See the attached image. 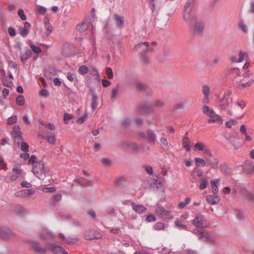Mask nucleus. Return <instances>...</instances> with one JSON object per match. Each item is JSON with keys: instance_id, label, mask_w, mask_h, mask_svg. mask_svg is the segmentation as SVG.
Here are the masks:
<instances>
[{"instance_id": "nucleus-1", "label": "nucleus", "mask_w": 254, "mask_h": 254, "mask_svg": "<svg viewBox=\"0 0 254 254\" xmlns=\"http://www.w3.org/2000/svg\"><path fill=\"white\" fill-rule=\"evenodd\" d=\"M194 0H188L184 7V20L189 23L190 29L195 35H201L204 29L203 23L198 20L196 16L191 12Z\"/></svg>"}, {"instance_id": "nucleus-2", "label": "nucleus", "mask_w": 254, "mask_h": 254, "mask_svg": "<svg viewBox=\"0 0 254 254\" xmlns=\"http://www.w3.org/2000/svg\"><path fill=\"white\" fill-rule=\"evenodd\" d=\"M31 247L37 253L41 254H46L47 250H50L55 254H60L64 249L56 244H48L46 247H42L36 241L31 242Z\"/></svg>"}, {"instance_id": "nucleus-3", "label": "nucleus", "mask_w": 254, "mask_h": 254, "mask_svg": "<svg viewBox=\"0 0 254 254\" xmlns=\"http://www.w3.org/2000/svg\"><path fill=\"white\" fill-rule=\"evenodd\" d=\"M231 94L230 91H227L224 94L222 97L218 95H216L215 102L221 110H225L232 103V100L231 98Z\"/></svg>"}, {"instance_id": "nucleus-4", "label": "nucleus", "mask_w": 254, "mask_h": 254, "mask_svg": "<svg viewBox=\"0 0 254 254\" xmlns=\"http://www.w3.org/2000/svg\"><path fill=\"white\" fill-rule=\"evenodd\" d=\"M32 172L35 176L40 180H43L48 173L43 162L40 161L35 164L32 168Z\"/></svg>"}, {"instance_id": "nucleus-5", "label": "nucleus", "mask_w": 254, "mask_h": 254, "mask_svg": "<svg viewBox=\"0 0 254 254\" xmlns=\"http://www.w3.org/2000/svg\"><path fill=\"white\" fill-rule=\"evenodd\" d=\"M156 213L160 217L163 219L172 220L174 218L172 212L165 209L161 205H157Z\"/></svg>"}, {"instance_id": "nucleus-6", "label": "nucleus", "mask_w": 254, "mask_h": 254, "mask_svg": "<svg viewBox=\"0 0 254 254\" xmlns=\"http://www.w3.org/2000/svg\"><path fill=\"white\" fill-rule=\"evenodd\" d=\"M192 224L196 227L204 228L207 226V222L205 217L200 214H197L192 221Z\"/></svg>"}, {"instance_id": "nucleus-7", "label": "nucleus", "mask_w": 254, "mask_h": 254, "mask_svg": "<svg viewBox=\"0 0 254 254\" xmlns=\"http://www.w3.org/2000/svg\"><path fill=\"white\" fill-rule=\"evenodd\" d=\"M102 236L99 232L95 230H87L84 233L85 239L88 240L100 239Z\"/></svg>"}, {"instance_id": "nucleus-8", "label": "nucleus", "mask_w": 254, "mask_h": 254, "mask_svg": "<svg viewBox=\"0 0 254 254\" xmlns=\"http://www.w3.org/2000/svg\"><path fill=\"white\" fill-rule=\"evenodd\" d=\"M243 172L247 174H251L254 172V162L247 160L243 165Z\"/></svg>"}, {"instance_id": "nucleus-9", "label": "nucleus", "mask_w": 254, "mask_h": 254, "mask_svg": "<svg viewBox=\"0 0 254 254\" xmlns=\"http://www.w3.org/2000/svg\"><path fill=\"white\" fill-rule=\"evenodd\" d=\"M9 179L11 181H14L22 176V171L19 168H13L12 172L8 173Z\"/></svg>"}, {"instance_id": "nucleus-10", "label": "nucleus", "mask_w": 254, "mask_h": 254, "mask_svg": "<svg viewBox=\"0 0 254 254\" xmlns=\"http://www.w3.org/2000/svg\"><path fill=\"white\" fill-rule=\"evenodd\" d=\"M208 117L209 119L208 120V123L209 124H222L223 123V119L221 117L215 112H213V114Z\"/></svg>"}, {"instance_id": "nucleus-11", "label": "nucleus", "mask_w": 254, "mask_h": 254, "mask_svg": "<svg viewBox=\"0 0 254 254\" xmlns=\"http://www.w3.org/2000/svg\"><path fill=\"white\" fill-rule=\"evenodd\" d=\"M192 233L196 235L200 240L203 241H210V238L209 237L207 233L204 232L198 229H194Z\"/></svg>"}, {"instance_id": "nucleus-12", "label": "nucleus", "mask_w": 254, "mask_h": 254, "mask_svg": "<svg viewBox=\"0 0 254 254\" xmlns=\"http://www.w3.org/2000/svg\"><path fill=\"white\" fill-rule=\"evenodd\" d=\"M151 107L146 103L140 105L136 110V113L139 115H144L150 112Z\"/></svg>"}, {"instance_id": "nucleus-13", "label": "nucleus", "mask_w": 254, "mask_h": 254, "mask_svg": "<svg viewBox=\"0 0 254 254\" xmlns=\"http://www.w3.org/2000/svg\"><path fill=\"white\" fill-rule=\"evenodd\" d=\"M13 136L17 141L18 143L22 140V132L20 128L18 126H15L13 128Z\"/></svg>"}, {"instance_id": "nucleus-14", "label": "nucleus", "mask_w": 254, "mask_h": 254, "mask_svg": "<svg viewBox=\"0 0 254 254\" xmlns=\"http://www.w3.org/2000/svg\"><path fill=\"white\" fill-rule=\"evenodd\" d=\"M132 209L138 214H142L145 212L146 208L142 204H136L131 202L130 204Z\"/></svg>"}, {"instance_id": "nucleus-15", "label": "nucleus", "mask_w": 254, "mask_h": 254, "mask_svg": "<svg viewBox=\"0 0 254 254\" xmlns=\"http://www.w3.org/2000/svg\"><path fill=\"white\" fill-rule=\"evenodd\" d=\"M135 49L136 50H141L145 53L151 51L152 49L149 47L148 42L140 43L135 46Z\"/></svg>"}, {"instance_id": "nucleus-16", "label": "nucleus", "mask_w": 254, "mask_h": 254, "mask_svg": "<svg viewBox=\"0 0 254 254\" xmlns=\"http://www.w3.org/2000/svg\"><path fill=\"white\" fill-rule=\"evenodd\" d=\"M206 201L211 205H214L218 203L220 201V197L217 194L208 195L206 198Z\"/></svg>"}, {"instance_id": "nucleus-17", "label": "nucleus", "mask_w": 254, "mask_h": 254, "mask_svg": "<svg viewBox=\"0 0 254 254\" xmlns=\"http://www.w3.org/2000/svg\"><path fill=\"white\" fill-rule=\"evenodd\" d=\"M114 21L118 28L121 29L124 27V19L123 17L115 14L114 15Z\"/></svg>"}, {"instance_id": "nucleus-18", "label": "nucleus", "mask_w": 254, "mask_h": 254, "mask_svg": "<svg viewBox=\"0 0 254 254\" xmlns=\"http://www.w3.org/2000/svg\"><path fill=\"white\" fill-rule=\"evenodd\" d=\"M218 160L214 156L206 159V164L214 169L218 168Z\"/></svg>"}, {"instance_id": "nucleus-19", "label": "nucleus", "mask_w": 254, "mask_h": 254, "mask_svg": "<svg viewBox=\"0 0 254 254\" xmlns=\"http://www.w3.org/2000/svg\"><path fill=\"white\" fill-rule=\"evenodd\" d=\"M24 51L25 53L21 54L20 56V60L23 63H25L26 60L31 57L32 55V52L28 47H25Z\"/></svg>"}, {"instance_id": "nucleus-20", "label": "nucleus", "mask_w": 254, "mask_h": 254, "mask_svg": "<svg viewBox=\"0 0 254 254\" xmlns=\"http://www.w3.org/2000/svg\"><path fill=\"white\" fill-rule=\"evenodd\" d=\"M31 27L30 24L28 22L24 23V27L21 28L19 30V34L23 37H26L29 32Z\"/></svg>"}, {"instance_id": "nucleus-21", "label": "nucleus", "mask_w": 254, "mask_h": 254, "mask_svg": "<svg viewBox=\"0 0 254 254\" xmlns=\"http://www.w3.org/2000/svg\"><path fill=\"white\" fill-rule=\"evenodd\" d=\"M59 237L64 243L67 244H73L78 241L77 238H66L62 233L60 234Z\"/></svg>"}, {"instance_id": "nucleus-22", "label": "nucleus", "mask_w": 254, "mask_h": 254, "mask_svg": "<svg viewBox=\"0 0 254 254\" xmlns=\"http://www.w3.org/2000/svg\"><path fill=\"white\" fill-rule=\"evenodd\" d=\"M220 179H217L211 181L212 190L214 194H217L218 192V185L219 184Z\"/></svg>"}, {"instance_id": "nucleus-23", "label": "nucleus", "mask_w": 254, "mask_h": 254, "mask_svg": "<svg viewBox=\"0 0 254 254\" xmlns=\"http://www.w3.org/2000/svg\"><path fill=\"white\" fill-rule=\"evenodd\" d=\"M40 237L42 239H50L54 238V235L47 230H44L40 234Z\"/></svg>"}, {"instance_id": "nucleus-24", "label": "nucleus", "mask_w": 254, "mask_h": 254, "mask_svg": "<svg viewBox=\"0 0 254 254\" xmlns=\"http://www.w3.org/2000/svg\"><path fill=\"white\" fill-rule=\"evenodd\" d=\"M182 146L184 148H185L186 149V150L188 152H189L190 151V149H191L190 142L188 137L185 136L183 138Z\"/></svg>"}, {"instance_id": "nucleus-25", "label": "nucleus", "mask_w": 254, "mask_h": 254, "mask_svg": "<svg viewBox=\"0 0 254 254\" xmlns=\"http://www.w3.org/2000/svg\"><path fill=\"white\" fill-rule=\"evenodd\" d=\"M146 138L148 141L151 143L155 142L156 137L155 133L152 130H149L146 133Z\"/></svg>"}, {"instance_id": "nucleus-26", "label": "nucleus", "mask_w": 254, "mask_h": 254, "mask_svg": "<svg viewBox=\"0 0 254 254\" xmlns=\"http://www.w3.org/2000/svg\"><path fill=\"white\" fill-rule=\"evenodd\" d=\"M238 27L245 34L248 33L249 30L247 25L243 20H239L238 22Z\"/></svg>"}, {"instance_id": "nucleus-27", "label": "nucleus", "mask_w": 254, "mask_h": 254, "mask_svg": "<svg viewBox=\"0 0 254 254\" xmlns=\"http://www.w3.org/2000/svg\"><path fill=\"white\" fill-rule=\"evenodd\" d=\"M168 227V225L162 222H157L153 226L154 230L157 231L163 230Z\"/></svg>"}, {"instance_id": "nucleus-28", "label": "nucleus", "mask_w": 254, "mask_h": 254, "mask_svg": "<svg viewBox=\"0 0 254 254\" xmlns=\"http://www.w3.org/2000/svg\"><path fill=\"white\" fill-rule=\"evenodd\" d=\"M202 110L203 113L207 117H209L212 114H213V112H214V111L213 109L210 108L208 106L206 105L203 106Z\"/></svg>"}, {"instance_id": "nucleus-29", "label": "nucleus", "mask_w": 254, "mask_h": 254, "mask_svg": "<svg viewBox=\"0 0 254 254\" xmlns=\"http://www.w3.org/2000/svg\"><path fill=\"white\" fill-rule=\"evenodd\" d=\"M89 73L95 77L97 79H98L99 77V73L97 70V69L94 66H90L89 68Z\"/></svg>"}, {"instance_id": "nucleus-30", "label": "nucleus", "mask_w": 254, "mask_h": 254, "mask_svg": "<svg viewBox=\"0 0 254 254\" xmlns=\"http://www.w3.org/2000/svg\"><path fill=\"white\" fill-rule=\"evenodd\" d=\"M194 160L196 163V166L197 167H204L206 165V160L205 161L204 159L201 158L196 157L195 158Z\"/></svg>"}, {"instance_id": "nucleus-31", "label": "nucleus", "mask_w": 254, "mask_h": 254, "mask_svg": "<svg viewBox=\"0 0 254 254\" xmlns=\"http://www.w3.org/2000/svg\"><path fill=\"white\" fill-rule=\"evenodd\" d=\"M98 105V97L95 94H92L91 108L92 110H94Z\"/></svg>"}, {"instance_id": "nucleus-32", "label": "nucleus", "mask_w": 254, "mask_h": 254, "mask_svg": "<svg viewBox=\"0 0 254 254\" xmlns=\"http://www.w3.org/2000/svg\"><path fill=\"white\" fill-rule=\"evenodd\" d=\"M206 147V145L204 143L201 142H198L194 145V149L195 151H203L205 149Z\"/></svg>"}, {"instance_id": "nucleus-33", "label": "nucleus", "mask_w": 254, "mask_h": 254, "mask_svg": "<svg viewBox=\"0 0 254 254\" xmlns=\"http://www.w3.org/2000/svg\"><path fill=\"white\" fill-rule=\"evenodd\" d=\"M248 57V53L242 50L239 52V60L240 63L243 62Z\"/></svg>"}, {"instance_id": "nucleus-34", "label": "nucleus", "mask_w": 254, "mask_h": 254, "mask_svg": "<svg viewBox=\"0 0 254 254\" xmlns=\"http://www.w3.org/2000/svg\"><path fill=\"white\" fill-rule=\"evenodd\" d=\"M11 234L10 231L3 230L0 228V237L7 238L10 236Z\"/></svg>"}, {"instance_id": "nucleus-35", "label": "nucleus", "mask_w": 254, "mask_h": 254, "mask_svg": "<svg viewBox=\"0 0 254 254\" xmlns=\"http://www.w3.org/2000/svg\"><path fill=\"white\" fill-rule=\"evenodd\" d=\"M89 71V68L85 65L80 66L78 68V72L81 75H84Z\"/></svg>"}, {"instance_id": "nucleus-36", "label": "nucleus", "mask_w": 254, "mask_h": 254, "mask_svg": "<svg viewBox=\"0 0 254 254\" xmlns=\"http://www.w3.org/2000/svg\"><path fill=\"white\" fill-rule=\"evenodd\" d=\"M88 27V24L86 22L79 24L76 26V29L80 32H84Z\"/></svg>"}, {"instance_id": "nucleus-37", "label": "nucleus", "mask_w": 254, "mask_h": 254, "mask_svg": "<svg viewBox=\"0 0 254 254\" xmlns=\"http://www.w3.org/2000/svg\"><path fill=\"white\" fill-rule=\"evenodd\" d=\"M16 103L19 106H23L25 104V98L23 95H18L16 98Z\"/></svg>"}, {"instance_id": "nucleus-38", "label": "nucleus", "mask_w": 254, "mask_h": 254, "mask_svg": "<svg viewBox=\"0 0 254 254\" xmlns=\"http://www.w3.org/2000/svg\"><path fill=\"white\" fill-rule=\"evenodd\" d=\"M119 90L120 87L119 86H117L112 89L111 91V97L112 98L115 99L117 98Z\"/></svg>"}, {"instance_id": "nucleus-39", "label": "nucleus", "mask_w": 254, "mask_h": 254, "mask_svg": "<svg viewBox=\"0 0 254 254\" xmlns=\"http://www.w3.org/2000/svg\"><path fill=\"white\" fill-rule=\"evenodd\" d=\"M30 48L31 50L35 54H39L41 53L42 51L41 48L33 44H30Z\"/></svg>"}, {"instance_id": "nucleus-40", "label": "nucleus", "mask_w": 254, "mask_h": 254, "mask_svg": "<svg viewBox=\"0 0 254 254\" xmlns=\"http://www.w3.org/2000/svg\"><path fill=\"white\" fill-rule=\"evenodd\" d=\"M190 202V197H187L186 198V199L184 201L180 202L179 203L178 207H179V208H180L181 209L184 208Z\"/></svg>"}, {"instance_id": "nucleus-41", "label": "nucleus", "mask_w": 254, "mask_h": 254, "mask_svg": "<svg viewBox=\"0 0 254 254\" xmlns=\"http://www.w3.org/2000/svg\"><path fill=\"white\" fill-rule=\"evenodd\" d=\"M238 122L235 119H232L225 123V126L227 128H231L232 126L237 124Z\"/></svg>"}, {"instance_id": "nucleus-42", "label": "nucleus", "mask_w": 254, "mask_h": 254, "mask_svg": "<svg viewBox=\"0 0 254 254\" xmlns=\"http://www.w3.org/2000/svg\"><path fill=\"white\" fill-rule=\"evenodd\" d=\"M73 116L72 114H70L68 113H65L64 115V121L65 124H67L68 123V121L71 120L73 118Z\"/></svg>"}, {"instance_id": "nucleus-43", "label": "nucleus", "mask_w": 254, "mask_h": 254, "mask_svg": "<svg viewBox=\"0 0 254 254\" xmlns=\"http://www.w3.org/2000/svg\"><path fill=\"white\" fill-rule=\"evenodd\" d=\"M175 225L176 227L180 230H187V227L186 225L181 223L178 220H176L175 221Z\"/></svg>"}, {"instance_id": "nucleus-44", "label": "nucleus", "mask_w": 254, "mask_h": 254, "mask_svg": "<svg viewBox=\"0 0 254 254\" xmlns=\"http://www.w3.org/2000/svg\"><path fill=\"white\" fill-rule=\"evenodd\" d=\"M47 141L50 144H54L56 143V137L54 135H48L46 137Z\"/></svg>"}, {"instance_id": "nucleus-45", "label": "nucleus", "mask_w": 254, "mask_h": 254, "mask_svg": "<svg viewBox=\"0 0 254 254\" xmlns=\"http://www.w3.org/2000/svg\"><path fill=\"white\" fill-rule=\"evenodd\" d=\"M208 185L206 180L204 179H202L199 182V189L201 190L205 189Z\"/></svg>"}, {"instance_id": "nucleus-46", "label": "nucleus", "mask_w": 254, "mask_h": 254, "mask_svg": "<svg viewBox=\"0 0 254 254\" xmlns=\"http://www.w3.org/2000/svg\"><path fill=\"white\" fill-rule=\"evenodd\" d=\"M17 120V118L16 116L10 117L7 119V124L13 125L16 123Z\"/></svg>"}, {"instance_id": "nucleus-47", "label": "nucleus", "mask_w": 254, "mask_h": 254, "mask_svg": "<svg viewBox=\"0 0 254 254\" xmlns=\"http://www.w3.org/2000/svg\"><path fill=\"white\" fill-rule=\"evenodd\" d=\"M219 62V59L218 58H214L212 60V61L211 62V63L210 64V65L209 66V69H210L212 67L215 66L216 65H217L218 64Z\"/></svg>"}, {"instance_id": "nucleus-48", "label": "nucleus", "mask_w": 254, "mask_h": 254, "mask_svg": "<svg viewBox=\"0 0 254 254\" xmlns=\"http://www.w3.org/2000/svg\"><path fill=\"white\" fill-rule=\"evenodd\" d=\"M15 212L17 214L21 215L25 212V209L22 206L18 205L15 207Z\"/></svg>"}, {"instance_id": "nucleus-49", "label": "nucleus", "mask_w": 254, "mask_h": 254, "mask_svg": "<svg viewBox=\"0 0 254 254\" xmlns=\"http://www.w3.org/2000/svg\"><path fill=\"white\" fill-rule=\"evenodd\" d=\"M45 28L47 30V35H49L53 31L52 26L48 22H45Z\"/></svg>"}, {"instance_id": "nucleus-50", "label": "nucleus", "mask_w": 254, "mask_h": 254, "mask_svg": "<svg viewBox=\"0 0 254 254\" xmlns=\"http://www.w3.org/2000/svg\"><path fill=\"white\" fill-rule=\"evenodd\" d=\"M21 149L23 152H28L29 145L25 142H22L21 144Z\"/></svg>"}, {"instance_id": "nucleus-51", "label": "nucleus", "mask_w": 254, "mask_h": 254, "mask_svg": "<svg viewBox=\"0 0 254 254\" xmlns=\"http://www.w3.org/2000/svg\"><path fill=\"white\" fill-rule=\"evenodd\" d=\"M106 73L108 76V78L112 79L113 78V72L111 67H108L106 68Z\"/></svg>"}, {"instance_id": "nucleus-52", "label": "nucleus", "mask_w": 254, "mask_h": 254, "mask_svg": "<svg viewBox=\"0 0 254 254\" xmlns=\"http://www.w3.org/2000/svg\"><path fill=\"white\" fill-rule=\"evenodd\" d=\"M39 162H37V158L34 155H32L31 156V157H30V159L29 160V164H32L33 165V166L35 165V164H36L37 163H38Z\"/></svg>"}, {"instance_id": "nucleus-53", "label": "nucleus", "mask_w": 254, "mask_h": 254, "mask_svg": "<svg viewBox=\"0 0 254 254\" xmlns=\"http://www.w3.org/2000/svg\"><path fill=\"white\" fill-rule=\"evenodd\" d=\"M202 92L204 96H209L210 93V88L206 85L203 86Z\"/></svg>"}, {"instance_id": "nucleus-54", "label": "nucleus", "mask_w": 254, "mask_h": 254, "mask_svg": "<svg viewBox=\"0 0 254 254\" xmlns=\"http://www.w3.org/2000/svg\"><path fill=\"white\" fill-rule=\"evenodd\" d=\"M18 14L22 20H26V16L24 13V11L22 9H19Z\"/></svg>"}, {"instance_id": "nucleus-55", "label": "nucleus", "mask_w": 254, "mask_h": 254, "mask_svg": "<svg viewBox=\"0 0 254 254\" xmlns=\"http://www.w3.org/2000/svg\"><path fill=\"white\" fill-rule=\"evenodd\" d=\"M88 114L85 113L83 116L81 117L80 118H78L77 120V123L79 124H82L84 121L86 120V119L87 118Z\"/></svg>"}, {"instance_id": "nucleus-56", "label": "nucleus", "mask_w": 254, "mask_h": 254, "mask_svg": "<svg viewBox=\"0 0 254 254\" xmlns=\"http://www.w3.org/2000/svg\"><path fill=\"white\" fill-rule=\"evenodd\" d=\"M243 194L247 197H248L249 199H252L253 198V195L247 190H243Z\"/></svg>"}, {"instance_id": "nucleus-57", "label": "nucleus", "mask_w": 254, "mask_h": 254, "mask_svg": "<svg viewBox=\"0 0 254 254\" xmlns=\"http://www.w3.org/2000/svg\"><path fill=\"white\" fill-rule=\"evenodd\" d=\"M156 220L155 217L152 215H149L146 218V221L148 222H154Z\"/></svg>"}, {"instance_id": "nucleus-58", "label": "nucleus", "mask_w": 254, "mask_h": 254, "mask_svg": "<svg viewBox=\"0 0 254 254\" xmlns=\"http://www.w3.org/2000/svg\"><path fill=\"white\" fill-rule=\"evenodd\" d=\"M8 32L9 35L11 37H14L16 35L15 30L12 27H9L8 28Z\"/></svg>"}, {"instance_id": "nucleus-59", "label": "nucleus", "mask_w": 254, "mask_h": 254, "mask_svg": "<svg viewBox=\"0 0 254 254\" xmlns=\"http://www.w3.org/2000/svg\"><path fill=\"white\" fill-rule=\"evenodd\" d=\"M75 77V75L73 73L68 72L67 74V79L70 81H73Z\"/></svg>"}, {"instance_id": "nucleus-60", "label": "nucleus", "mask_w": 254, "mask_h": 254, "mask_svg": "<svg viewBox=\"0 0 254 254\" xmlns=\"http://www.w3.org/2000/svg\"><path fill=\"white\" fill-rule=\"evenodd\" d=\"M144 168L145 169V171L148 174L151 175L153 173L152 168L151 166H149V165L145 166H144Z\"/></svg>"}, {"instance_id": "nucleus-61", "label": "nucleus", "mask_w": 254, "mask_h": 254, "mask_svg": "<svg viewBox=\"0 0 254 254\" xmlns=\"http://www.w3.org/2000/svg\"><path fill=\"white\" fill-rule=\"evenodd\" d=\"M46 8L43 6H39L37 9V11L39 13L44 14L46 12Z\"/></svg>"}, {"instance_id": "nucleus-62", "label": "nucleus", "mask_w": 254, "mask_h": 254, "mask_svg": "<svg viewBox=\"0 0 254 254\" xmlns=\"http://www.w3.org/2000/svg\"><path fill=\"white\" fill-rule=\"evenodd\" d=\"M20 157L24 160H27L29 158V154L28 152H24L23 153H21L20 155Z\"/></svg>"}, {"instance_id": "nucleus-63", "label": "nucleus", "mask_w": 254, "mask_h": 254, "mask_svg": "<svg viewBox=\"0 0 254 254\" xmlns=\"http://www.w3.org/2000/svg\"><path fill=\"white\" fill-rule=\"evenodd\" d=\"M203 151H204V154L207 156H208L209 157H212L213 156L210 150L207 147H206L205 149Z\"/></svg>"}, {"instance_id": "nucleus-64", "label": "nucleus", "mask_w": 254, "mask_h": 254, "mask_svg": "<svg viewBox=\"0 0 254 254\" xmlns=\"http://www.w3.org/2000/svg\"><path fill=\"white\" fill-rule=\"evenodd\" d=\"M249 12L251 13L254 14V1H252L250 3Z\"/></svg>"}]
</instances>
